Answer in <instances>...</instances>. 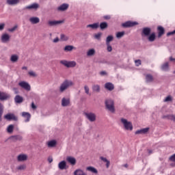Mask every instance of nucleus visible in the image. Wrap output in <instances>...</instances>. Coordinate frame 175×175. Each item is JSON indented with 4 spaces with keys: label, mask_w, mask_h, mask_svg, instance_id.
<instances>
[{
    "label": "nucleus",
    "mask_w": 175,
    "mask_h": 175,
    "mask_svg": "<svg viewBox=\"0 0 175 175\" xmlns=\"http://www.w3.org/2000/svg\"><path fill=\"white\" fill-rule=\"evenodd\" d=\"M13 142H17V140H23V137L21 135H14L10 137Z\"/></svg>",
    "instance_id": "obj_27"
},
{
    "label": "nucleus",
    "mask_w": 175,
    "mask_h": 175,
    "mask_svg": "<svg viewBox=\"0 0 175 175\" xmlns=\"http://www.w3.org/2000/svg\"><path fill=\"white\" fill-rule=\"evenodd\" d=\"M71 85H73V82L65 81L60 86V92H64L65 90H67L69 87H71Z\"/></svg>",
    "instance_id": "obj_3"
},
{
    "label": "nucleus",
    "mask_w": 175,
    "mask_h": 175,
    "mask_svg": "<svg viewBox=\"0 0 175 175\" xmlns=\"http://www.w3.org/2000/svg\"><path fill=\"white\" fill-rule=\"evenodd\" d=\"M20 2V0H7V3L8 5H17Z\"/></svg>",
    "instance_id": "obj_29"
},
{
    "label": "nucleus",
    "mask_w": 175,
    "mask_h": 175,
    "mask_svg": "<svg viewBox=\"0 0 175 175\" xmlns=\"http://www.w3.org/2000/svg\"><path fill=\"white\" fill-rule=\"evenodd\" d=\"M10 40V36L8 33L3 34L1 36V42L3 43H6V42H9Z\"/></svg>",
    "instance_id": "obj_15"
},
{
    "label": "nucleus",
    "mask_w": 175,
    "mask_h": 175,
    "mask_svg": "<svg viewBox=\"0 0 175 175\" xmlns=\"http://www.w3.org/2000/svg\"><path fill=\"white\" fill-rule=\"evenodd\" d=\"M18 170H25L27 169V165H21L17 167Z\"/></svg>",
    "instance_id": "obj_44"
},
{
    "label": "nucleus",
    "mask_w": 175,
    "mask_h": 175,
    "mask_svg": "<svg viewBox=\"0 0 175 175\" xmlns=\"http://www.w3.org/2000/svg\"><path fill=\"white\" fill-rule=\"evenodd\" d=\"M85 116L91 122L96 120V115L94 113H85Z\"/></svg>",
    "instance_id": "obj_8"
},
{
    "label": "nucleus",
    "mask_w": 175,
    "mask_h": 175,
    "mask_svg": "<svg viewBox=\"0 0 175 175\" xmlns=\"http://www.w3.org/2000/svg\"><path fill=\"white\" fill-rule=\"evenodd\" d=\"M148 131H150V128H145V129H142L141 130H137V131H135V135L147 133V132H148Z\"/></svg>",
    "instance_id": "obj_20"
},
{
    "label": "nucleus",
    "mask_w": 175,
    "mask_h": 175,
    "mask_svg": "<svg viewBox=\"0 0 175 175\" xmlns=\"http://www.w3.org/2000/svg\"><path fill=\"white\" fill-rule=\"evenodd\" d=\"M2 114H3V105L0 103V121L2 118Z\"/></svg>",
    "instance_id": "obj_43"
},
{
    "label": "nucleus",
    "mask_w": 175,
    "mask_h": 175,
    "mask_svg": "<svg viewBox=\"0 0 175 175\" xmlns=\"http://www.w3.org/2000/svg\"><path fill=\"white\" fill-rule=\"evenodd\" d=\"M105 88H106V90H108V91H113V90H114V85H113V83L110 82H108L105 83Z\"/></svg>",
    "instance_id": "obj_19"
},
{
    "label": "nucleus",
    "mask_w": 175,
    "mask_h": 175,
    "mask_svg": "<svg viewBox=\"0 0 175 175\" xmlns=\"http://www.w3.org/2000/svg\"><path fill=\"white\" fill-rule=\"evenodd\" d=\"M170 61H175V58H173L172 57H170Z\"/></svg>",
    "instance_id": "obj_64"
},
{
    "label": "nucleus",
    "mask_w": 175,
    "mask_h": 175,
    "mask_svg": "<svg viewBox=\"0 0 175 175\" xmlns=\"http://www.w3.org/2000/svg\"><path fill=\"white\" fill-rule=\"evenodd\" d=\"M149 42H154L155 40V33H152L148 37Z\"/></svg>",
    "instance_id": "obj_37"
},
{
    "label": "nucleus",
    "mask_w": 175,
    "mask_h": 175,
    "mask_svg": "<svg viewBox=\"0 0 175 175\" xmlns=\"http://www.w3.org/2000/svg\"><path fill=\"white\" fill-rule=\"evenodd\" d=\"M48 161H49V163H51V162H53V158L49 157V158L48 159Z\"/></svg>",
    "instance_id": "obj_61"
},
{
    "label": "nucleus",
    "mask_w": 175,
    "mask_h": 175,
    "mask_svg": "<svg viewBox=\"0 0 175 175\" xmlns=\"http://www.w3.org/2000/svg\"><path fill=\"white\" fill-rule=\"evenodd\" d=\"M103 18H105V20H110L111 17L110 15H106L103 16Z\"/></svg>",
    "instance_id": "obj_57"
},
{
    "label": "nucleus",
    "mask_w": 175,
    "mask_h": 175,
    "mask_svg": "<svg viewBox=\"0 0 175 175\" xmlns=\"http://www.w3.org/2000/svg\"><path fill=\"white\" fill-rule=\"evenodd\" d=\"M5 28V23L0 24V31H3Z\"/></svg>",
    "instance_id": "obj_54"
},
{
    "label": "nucleus",
    "mask_w": 175,
    "mask_h": 175,
    "mask_svg": "<svg viewBox=\"0 0 175 175\" xmlns=\"http://www.w3.org/2000/svg\"><path fill=\"white\" fill-rule=\"evenodd\" d=\"M13 129H14V126H13L12 124H10L8 126L7 131L8 133H12V132H13Z\"/></svg>",
    "instance_id": "obj_42"
},
{
    "label": "nucleus",
    "mask_w": 175,
    "mask_h": 175,
    "mask_svg": "<svg viewBox=\"0 0 175 175\" xmlns=\"http://www.w3.org/2000/svg\"><path fill=\"white\" fill-rule=\"evenodd\" d=\"M124 35H125V31L118 32L116 33V38H118V39H120V38H122V36H124Z\"/></svg>",
    "instance_id": "obj_41"
},
{
    "label": "nucleus",
    "mask_w": 175,
    "mask_h": 175,
    "mask_svg": "<svg viewBox=\"0 0 175 175\" xmlns=\"http://www.w3.org/2000/svg\"><path fill=\"white\" fill-rule=\"evenodd\" d=\"M106 163L107 168L108 169V167L110 166V161H108L106 162Z\"/></svg>",
    "instance_id": "obj_60"
},
{
    "label": "nucleus",
    "mask_w": 175,
    "mask_h": 175,
    "mask_svg": "<svg viewBox=\"0 0 175 175\" xmlns=\"http://www.w3.org/2000/svg\"><path fill=\"white\" fill-rule=\"evenodd\" d=\"M146 80L148 83H151L154 81V77H152V75L148 74L146 76Z\"/></svg>",
    "instance_id": "obj_28"
},
{
    "label": "nucleus",
    "mask_w": 175,
    "mask_h": 175,
    "mask_svg": "<svg viewBox=\"0 0 175 175\" xmlns=\"http://www.w3.org/2000/svg\"><path fill=\"white\" fill-rule=\"evenodd\" d=\"M88 28H92V29H98L99 28V23L90 24L87 26Z\"/></svg>",
    "instance_id": "obj_25"
},
{
    "label": "nucleus",
    "mask_w": 175,
    "mask_h": 175,
    "mask_svg": "<svg viewBox=\"0 0 175 175\" xmlns=\"http://www.w3.org/2000/svg\"><path fill=\"white\" fill-rule=\"evenodd\" d=\"M11 62H17L18 61V56L17 55H12L10 57Z\"/></svg>",
    "instance_id": "obj_31"
},
{
    "label": "nucleus",
    "mask_w": 175,
    "mask_h": 175,
    "mask_svg": "<svg viewBox=\"0 0 175 175\" xmlns=\"http://www.w3.org/2000/svg\"><path fill=\"white\" fill-rule=\"evenodd\" d=\"M14 100L16 102V103H23V101L24 100V99L23 98V97L20 95H17L16 96Z\"/></svg>",
    "instance_id": "obj_26"
},
{
    "label": "nucleus",
    "mask_w": 175,
    "mask_h": 175,
    "mask_svg": "<svg viewBox=\"0 0 175 175\" xmlns=\"http://www.w3.org/2000/svg\"><path fill=\"white\" fill-rule=\"evenodd\" d=\"M148 152L149 155H150V154H152V150L148 149Z\"/></svg>",
    "instance_id": "obj_62"
},
{
    "label": "nucleus",
    "mask_w": 175,
    "mask_h": 175,
    "mask_svg": "<svg viewBox=\"0 0 175 175\" xmlns=\"http://www.w3.org/2000/svg\"><path fill=\"white\" fill-rule=\"evenodd\" d=\"M58 42H59V38H58V37L53 40V43H58Z\"/></svg>",
    "instance_id": "obj_58"
},
{
    "label": "nucleus",
    "mask_w": 175,
    "mask_h": 175,
    "mask_svg": "<svg viewBox=\"0 0 175 175\" xmlns=\"http://www.w3.org/2000/svg\"><path fill=\"white\" fill-rule=\"evenodd\" d=\"M108 25L107 23L106 22H103L100 24V29H106V28H107Z\"/></svg>",
    "instance_id": "obj_38"
},
{
    "label": "nucleus",
    "mask_w": 175,
    "mask_h": 175,
    "mask_svg": "<svg viewBox=\"0 0 175 175\" xmlns=\"http://www.w3.org/2000/svg\"><path fill=\"white\" fill-rule=\"evenodd\" d=\"M17 29V26H14V27L11 29H8L9 32H14V31Z\"/></svg>",
    "instance_id": "obj_52"
},
{
    "label": "nucleus",
    "mask_w": 175,
    "mask_h": 175,
    "mask_svg": "<svg viewBox=\"0 0 175 175\" xmlns=\"http://www.w3.org/2000/svg\"><path fill=\"white\" fill-rule=\"evenodd\" d=\"M95 55V49H90L87 53L88 57H92V55Z\"/></svg>",
    "instance_id": "obj_32"
},
{
    "label": "nucleus",
    "mask_w": 175,
    "mask_h": 175,
    "mask_svg": "<svg viewBox=\"0 0 175 175\" xmlns=\"http://www.w3.org/2000/svg\"><path fill=\"white\" fill-rule=\"evenodd\" d=\"M100 76H106V75H107V72H106V71H101L100 72Z\"/></svg>",
    "instance_id": "obj_55"
},
{
    "label": "nucleus",
    "mask_w": 175,
    "mask_h": 175,
    "mask_svg": "<svg viewBox=\"0 0 175 175\" xmlns=\"http://www.w3.org/2000/svg\"><path fill=\"white\" fill-rule=\"evenodd\" d=\"M113 36H108L106 40V44H110V42H113Z\"/></svg>",
    "instance_id": "obj_40"
},
{
    "label": "nucleus",
    "mask_w": 175,
    "mask_h": 175,
    "mask_svg": "<svg viewBox=\"0 0 175 175\" xmlns=\"http://www.w3.org/2000/svg\"><path fill=\"white\" fill-rule=\"evenodd\" d=\"M92 90L95 92H99V91H100V86H99V85H94L92 86Z\"/></svg>",
    "instance_id": "obj_35"
},
{
    "label": "nucleus",
    "mask_w": 175,
    "mask_h": 175,
    "mask_svg": "<svg viewBox=\"0 0 175 175\" xmlns=\"http://www.w3.org/2000/svg\"><path fill=\"white\" fill-rule=\"evenodd\" d=\"M29 75L31 76V77H36V73L33 71H29L28 72Z\"/></svg>",
    "instance_id": "obj_47"
},
{
    "label": "nucleus",
    "mask_w": 175,
    "mask_h": 175,
    "mask_svg": "<svg viewBox=\"0 0 175 175\" xmlns=\"http://www.w3.org/2000/svg\"><path fill=\"white\" fill-rule=\"evenodd\" d=\"M100 159H101V161H103V162H107L109 160H107V159L103 157H100Z\"/></svg>",
    "instance_id": "obj_56"
},
{
    "label": "nucleus",
    "mask_w": 175,
    "mask_h": 175,
    "mask_svg": "<svg viewBox=\"0 0 175 175\" xmlns=\"http://www.w3.org/2000/svg\"><path fill=\"white\" fill-rule=\"evenodd\" d=\"M107 44V50L109 53H111V51H113V48L110 46V44Z\"/></svg>",
    "instance_id": "obj_48"
},
{
    "label": "nucleus",
    "mask_w": 175,
    "mask_h": 175,
    "mask_svg": "<svg viewBox=\"0 0 175 175\" xmlns=\"http://www.w3.org/2000/svg\"><path fill=\"white\" fill-rule=\"evenodd\" d=\"M38 8H39V4L34 3L30 5L27 6L26 9H29V10L34 9L35 10H36V9H38Z\"/></svg>",
    "instance_id": "obj_23"
},
{
    "label": "nucleus",
    "mask_w": 175,
    "mask_h": 175,
    "mask_svg": "<svg viewBox=\"0 0 175 175\" xmlns=\"http://www.w3.org/2000/svg\"><path fill=\"white\" fill-rule=\"evenodd\" d=\"M29 21L31 24H38L40 23V19L38 17H31L29 18Z\"/></svg>",
    "instance_id": "obj_22"
},
{
    "label": "nucleus",
    "mask_w": 175,
    "mask_h": 175,
    "mask_svg": "<svg viewBox=\"0 0 175 175\" xmlns=\"http://www.w3.org/2000/svg\"><path fill=\"white\" fill-rule=\"evenodd\" d=\"M23 70H27L28 68L27 66L22 67Z\"/></svg>",
    "instance_id": "obj_63"
},
{
    "label": "nucleus",
    "mask_w": 175,
    "mask_h": 175,
    "mask_svg": "<svg viewBox=\"0 0 175 175\" xmlns=\"http://www.w3.org/2000/svg\"><path fill=\"white\" fill-rule=\"evenodd\" d=\"M73 49H75L74 46L72 45H67L64 47V51H72V50H73Z\"/></svg>",
    "instance_id": "obj_33"
},
{
    "label": "nucleus",
    "mask_w": 175,
    "mask_h": 175,
    "mask_svg": "<svg viewBox=\"0 0 175 175\" xmlns=\"http://www.w3.org/2000/svg\"><path fill=\"white\" fill-rule=\"evenodd\" d=\"M172 100V96H168L165 98V99L164 100V102H170Z\"/></svg>",
    "instance_id": "obj_51"
},
{
    "label": "nucleus",
    "mask_w": 175,
    "mask_h": 175,
    "mask_svg": "<svg viewBox=\"0 0 175 175\" xmlns=\"http://www.w3.org/2000/svg\"><path fill=\"white\" fill-rule=\"evenodd\" d=\"M22 117H23V118H25V122H29V120H31V113L28 112H23Z\"/></svg>",
    "instance_id": "obj_11"
},
{
    "label": "nucleus",
    "mask_w": 175,
    "mask_h": 175,
    "mask_svg": "<svg viewBox=\"0 0 175 175\" xmlns=\"http://www.w3.org/2000/svg\"><path fill=\"white\" fill-rule=\"evenodd\" d=\"M84 90H85V94H87L88 95H90V88H88V86L87 85H85Z\"/></svg>",
    "instance_id": "obj_46"
},
{
    "label": "nucleus",
    "mask_w": 175,
    "mask_h": 175,
    "mask_svg": "<svg viewBox=\"0 0 175 175\" xmlns=\"http://www.w3.org/2000/svg\"><path fill=\"white\" fill-rule=\"evenodd\" d=\"M105 106L107 110L111 111V113H114L116 109L114 108V101L111 99H108L105 100Z\"/></svg>",
    "instance_id": "obj_1"
},
{
    "label": "nucleus",
    "mask_w": 175,
    "mask_h": 175,
    "mask_svg": "<svg viewBox=\"0 0 175 175\" xmlns=\"http://www.w3.org/2000/svg\"><path fill=\"white\" fill-rule=\"evenodd\" d=\"M162 70H167L169 69V63L166 62L161 66Z\"/></svg>",
    "instance_id": "obj_39"
},
{
    "label": "nucleus",
    "mask_w": 175,
    "mask_h": 175,
    "mask_svg": "<svg viewBox=\"0 0 175 175\" xmlns=\"http://www.w3.org/2000/svg\"><path fill=\"white\" fill-rule=\"evenodd\" d=\"M158 31V38H161L163 35L165 34V29L162 26H159L157 27Z\"/></svg>",
    "instance_id": "obj_16"
},
{
    "label": "nucleus",
    "mask_w": 175,
    "mask_h": 175,
    "mask_svg": "<svg viewBox=\"0 0 175 175\" xmlns=\"http://www.w3.org/2000/svg\"><path fill=\"white\" fill-rule=\"evenodd\" d=\"M18 86L23 88V90H25V91H29L31 90V85H29L28 82L24 81L19 82Z\"/></svg>",
    "instance_id": "obj_6"
},
{
    "label": "nucleus",
    "mask_w": 175,
    "mask_h": 175,
    "mask_svg": "<svg viewBox=\"0 0 175 175\" xmlns=\"http://www.w3.org/2000/svg\"><path fill=\"white\" fill-rule=\"evenodd\" d=\"M31 108L35 110L36 109V105H35V103H31Z\"/></svg>",
    "instance_id": "obj_59"
},
{
    "label": "nucleus",
    "mask_w": 175,
    "mask_h": 175,
    "mask_svg": "<svg viewBox=\"0 0 175 175\" xmlns=\"http://www.w3.org/2000/svg\"><path fill=\"white\" fill-rule=\"evenodd\" d=\"M58 167L60 169V170H65V169H67L66 167V161H62L59 163Z\"/></svg>",
    "instance_id": "obj_18"
},
{
    "label": "nucleus",
    "mask_w": 175,
    "mask_h": 175,
    "mask_svg": "<svg viewBox=\"0 0 175 175\" xmlns=\"http://www.w3.org/2000/svg\"><path fill=\"white\" fill-rule=\"evenodd\" d=\"M74 175H87V174L83 170L79 169L75 171Z\"/></svg>",
    "instance_id": "obj_30"
},
{
    "label": "nucleus",
    "mask_w": 175,
    "mask_h": 175,
    "mask_svg": "<svg viewBox=\"0 0 175 175\" xmlns=\"http://www.w3.org/2000/svg\"><path fill=\"white\" fill-rule=\"evenodd\" d=\"M66 161L72 166H75V165H76V159L75 157H68L66 158Z\"/></svg>",
    "instance_id": "obj_17"
},
{
    "label": "nucleus",
    "mask_w": 175,
    "mask_h": 175,
    "mask_svg": "<svg viewBox=\"0 0 175 175\" xmlns=\"http://www.w3.org/2000/svg\"><path fill=\"white\" fill-rule=\"evenodd\" d=\"M60 64L66 68H75L76 66V62H68L66 60H61Z\"/></svg>",
    "instance_id": "obj_5"
},
{
    "label": "nucleus",
    "mask_w": 175,
    "mask_h": 175,
    "mask_svg": "<svg viewBox=\"0 0 175 175\" xmlns=\"http://www.w3.org/2000/svg\"><path fill=\"white\" fill-rule=\"evenodd\" d=\"M120 121L123 124L126 131H132L133 129V126L132 125V122H129L126 119H124V118H121Z\"/></svg>",
    "instance_id": "obj_2"
},
{
    "label": "nucleus",
    "mask_w": 175,
    "mask_h": 175,
    "mask_svg": "<svg viewBox=\"0 0 175 175\" xmlns=\"http://www.w3.org/2000/svg\"><path fill=\"white\" fill-rule=\"evenodd\" d=\"M175 34V29L173 31H170L167 33V36H170Z\"/></svg>",
    "instance_id": "obj_53"
},
{
    "label": "nucleus",
    "mask_w": 175,
    "mask_h": 175,
    "mask_svg": "<svg viewBox=\"0 0 175 175\" xmlns=\"http://www.w3.org/2000/svg\"><path fill=\"white\" fill-rule=\"evenodd\" d=\"M68 8H69V5H68L66 3H64L62 5H60L59 7H58L57 10L60 12H64V11L68 9Z\"/></svg>",
    "instance_id": "obj_21"
},
{
    "label": "nucleus",
    "mask_w": 175,
    "mask_h": 175,
    "mask_svg": "<svg viewBox=\"0 0 175 175\" xmlns=\"http://www.w3.org/2000/svg\"><path fill=\"white\" fill-rule=\"evenodd\" d=\"M4 118L8 120V121H18V118L14 115V113H8L4 116Z\"/></svg>",
    "instance_id": "obj_7"
},
{
    "label": "nucleus",
    "mask_w": 175,
    "mask_h": 175,
    "mask_svg": "<svg viewBox=\"0 0 175 175\" xmlns=\"http://www.w3.org/2000/svg\"><path fill=\"white\" fill-rule=\"evenodd\" d=\"M70 104V99L65 98H62V106H63V107H66V106H69Z\"/></svg>",
    "instance_id": "obj_14"
},
{
    "label": "nucleus",
    "mask_w": 175,
    "mask_h": 175,
    "mask_svg": "<svg viewBox=\"0 0 175 175\" xmlns=\"http://www.w3.org/2000/svg\"><path fill=\"white\" fill-rule=\"evenodd\" d=\"M57 145V142L52 140L48 142V147H55Z\"/></svg>",
    "instance_id": "obj_36"
},
{
    "label": "nucleus",
    "mask_w": 175,
    "mask_h": 175,
    "mask_svg": "<svg viewBox=\"0 0 175 175\" xmlns=\"http://www.w3.org/2000/svg\"><path fill=\"white\" fill-rule=\"evenodd\" d=\"M135 63L136 66H139V65H142V61L140 59L135 60Z\"/></svg>",
    "instance_id": "obj_49"
},
{
    "label": "nucleus",
    "mask_w": 175,
    "mask_h": 175,
    "mask_svg": "<svg viewBox=\"0 0 175 175\" xmlns=\"http://www.w3.org/2000/svg\"><path fill=\"white\" fill-rule=\"evenodd\" d=\"M69 40V37H68L65 34L60 35V40H62V42H66V40Z\"/></svg>",
    "instance_id": "obj_34"
},
{
    "label": "nucleus",
    "mask_w": 175,
    "mask_h": 175,
    "mask_svg": "<svg viewBox=\"0 0 175 175\" xmlns=\"http://www.w3.org/2000/svg\"><path fill=\"white\" fill-rule=\"evenodd\" d=\"M170 161H171V162H175V154H174L173 155H172L170 157Z\"/></svg>",
    "instance_id": "obj_50"
},
{
    "label": "nucleus",
    "mask_w": 175,
    "mask_h": 175,
    "mask_svg": "<svg viewBox=\"0 0 175 175\" xmlns=\"http://www.w3.org/2000/svg\"><path fill=\"white\" fill-rule=\"evenodd\" d=\"M86 170H88V172H91V173H94V174H98V170H96L95 167H88L86 168Z\"/></svg>",
    "instance_id": "obj_24"
},
{
    "label": "nucleus",
    "mask_w": 175,
    "mask_h": 175,
    "mask_svg": "<svg viewBox=\"0 0 175 175\" xmlns=\"http://www.w3.org/2000/svg\"><path fill=\"white\" fill-rule=\"evenodd\" d=\"M151 33V29L150 27H144L142 29V35H144V36H149V35Z\"/></svg>",
    "instance_id": "obj_12"
},
{
    "label": "nucleus",
    "mask_w": 175,
    "mask_h": 175,
    "mask_svg": "<svg viewBox=\"0 0 175 175\" xmlns=\"http://www.w3.org/2000/svg\"><path fill=\"white\" fill-rule=\"evenodd\" d=\"M64 21H49L48 22V25L49 27H55V25H59V24H62Z\"/></svg>",
    "instance_id": "obj_9"
},
{
    "label": "nucleus",
    "mask_w": 175,
    "mask_h": 175,
    "mask_svg": "<svg viewBox=\"0 0 175 175\" xmlns=\"http://www.w3.org/2000/svg\"><path fill=\"white\" fill-rule=\"evenodd\" d=\"M10 98V95L5 92H0V100H6Z\"/></svg>",
    "instance_id": "obj_13"
},
{
    "label": "nucleus",
    "mask_w": 175,
    "mask_h": 175,
    "mask_svg": "<svg viewBox=\"0 0 175 175\" xmlns=\"http://www.w3.org/2000/svg\"><path fill=\"white\" fill-rule=\"evenodd\" d=\"M135 25H139V23L129 21L122 24V27H123V28H131L132 27H135Z\"/></svg>",
    "instance_id": "obj_4"
},
{
    "label": "nucleus",
    "mask_w": 175,
    "mask_h": 175,
    "mask_svg": "<svg viewBox=\"0 0 175 175\" xmlns=\"http://www.w3.org/2000/svg\"><path fill=\"white\" fill-rule=\"evenodd\" d=\"M101 36H102V33H98L94 35L95 39H97L98 40H99L100 39Z\"/></svg>",
    "instance_id": "obj_45"
},
{
    "label": "nucleus",
    "mask_w": 175,
    "mask_h": 175,
    "mask_svg": "<svg viewBox=\"0 0 175 175\" xmlns=\"http://www.w3.org/2000/svg\"><path fill=\"white\" fill-rule=\"evenodd\" d=\"M28 159V156L27 154H19L17 157V160L18 162H24Z\"/></svg>",
    "instance_id": "obj_10"
}]
</instances>
